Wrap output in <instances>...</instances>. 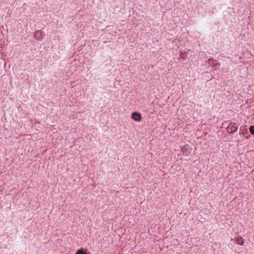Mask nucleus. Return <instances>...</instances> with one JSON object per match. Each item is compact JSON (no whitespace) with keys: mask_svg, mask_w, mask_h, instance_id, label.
<instances>
[{"mask_svg":"<svg viewBox=\"0 0 254 254\" xmlns=\"http://www.w3.org/2000/svg\"><path fill=\"white\" fill-rule=\"evenodd\" d=\"M131 118L137 122H140L142 120L141 114L137 112H134L131 115Z\"/></svg>","mask_w":254,"mask_h":254,"instance_id":"obj_1","label":"nucleus"},{"mask_svg":"<svg viewBox=\"0 0 254 254\" xmlns=\"http://www.w3.org/2000/svg\"><path fill=\"white\" fill-rule=\"evenodd\" d=\"M235 242L238 245L243 246L244 244V240L242 237H239L235 239Z\"/></svg>","mask_w":254,"mask_h":254,"instance_id":"obj_2","label":"nucleus"},{"mask_svg":"<svg viewBox=\"0 0 254 254\" xmlns=\"http://www.w3.org/2000/svg\"><path fill=\"white\" fill-rule=\"evenodd\" d=\"M237 127L232 126V127H228L227 128V131L229 133H233L236 132L237 130Z\"/></svg>","mask_w":254,"mask_h":254,"instance_id":"obj_3","label":"nucleus"},{"mask_svg":"<svg viewBox=\"0 0 254 254\" xmlns=\"http://www.w3.org/2000/svg\"><path fill=\"white\" fill-rule=\"evenodd\" d=\"M76 254H87L84 252L83 249L82 248V249L78 250L77 251V252L76 253Z\"/></svg>","mask_w":254,"mask_h":254,"instance_id":"obj_4","label":"nucleus"},{"mask_svg":"<svg viewBox=\"0 0 254 254\" xmlns=\"http://www.w3.org/2000/svg\"><path fill=\"white\" fill-rule=\"evenodd\" d=\"M250 131L251 134L254 135V126H251L250 127Z\"/></svg>","mask_w":254,"mask_h":254,"instance_id":"obj_5","label":"nucleus"},{"mask_svg":"<svg viewBox=\"0 0 254 254\" xmlns=\"http://www.w3.org/2000/svg\"><path fill=\"white\" fill-rule=\"evenodd\" d=\"M181 151L182 152H184L185 150H186L185 149V147H181Z\"/></svg>","mask_w":254,"mask_h":254,"instance_id":"obj_6","label":"nucleus"}]
</instances>
